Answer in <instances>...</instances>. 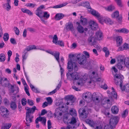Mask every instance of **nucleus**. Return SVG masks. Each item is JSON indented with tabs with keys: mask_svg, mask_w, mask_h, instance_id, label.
<instances>
[{
	"mask_svg": "<svg viewBox=\"0 0 129 129\" xmlns=\"http://www.w3.org/2000/svg\"><path fill=\"white\" fill-rule=\"evenodd\" d=\"M86 122L87 123L89 124L91 127H94V125L92 123L90 120L87 119L86 120Z\"/></svg>",
	"mask_w": 129,
	"mask_h": 129,
	"instance_id": "a18cd8bd",
	"label": "nucleus"
},
{
	"mask_svg": "<svg viewBox=\"0 0 129 129\" xmlns=\"http://www.w3.org/2000/svg\"><path fill=\"white\" fill-rule=\"evenodd\" d=\"M112 89L113 91L111 92V94L112 97H117V95L116 93L114 91V89L113 87H112Z\"/></svg>",
	"mask_w": 129,
	"mask_h": 129,
	"instance_id": "8fccbe9b",
	"label": "nucleus"
},
{
	"mask_svg": "<svg viewBox=\"0 0 129 129\" xmlns=\"http://www.w3.org/2000/svg\"><path fill=\"white\" fill-rule=\"evenodd\" d=\"M14 29L15 32V34L17 35L19 34V31L18 28L16 27H14Z\"/></svg>",
	"mask_w": 129,
	"mask_h": 129,
	"instance_id": "4d7b16f0",
	"label": "nucleus"
},
{
	"mask_svg": "<svg viewBox=\"0 0 129 129\" xmlns=\"http://www.w3.org/2000/svg\"><path fill=\"white\" fill-rule=\"evenodd\" d=\"M74 56L76 57V62L77 60L78 63L80 65H82L87 68L90 66V64L88 63L87 61V59L86 56L83 54H81L80 53L77 54H74Z\"/></svg>",
	"mask_w": 129,
	"mask_h": 129,
	"instance_id": "20e7f679",
	"label": "nucleus"
},
{
	"mask_svg": "<svg viewBox=\"0 0 129 129\" xmlns=\"http://www.w3.org/2000/svg\"><path fill=\"white\" fill-rule=\"evenodd\" d=\"M64 15L63 14L58 13L56 14L55 16V19L57 20H59L63 17Z\"/></svg>",
	"mask_w": 129,
	"mask_h": 129,
	"instance_id": "bb28decb",
	"label": "nucleus"
},
{
	"mask_svg": "<svg viewBox=\"0 0 129 129\" xmlns=\"http://www.w3.org/2000/svg\"><path fill=\"white\" fill-rule=\"evenodd\" d=\"M67 78L70 80H77L79 78V75L78 73L75 72L72 74L69 73L67 74Z\"/></svg>",
	"mask_w": 129,
	"mask_h": 129,
	"instance_id": "1a4fd4ad",
	"label": "nucleus"
},
{
	"mask_svg": "<svg viewBox=\"0 0 129 129\" xmlns=\"http://www.w3.org/2000/svg\"><path fill=\"white\" fill-rule=\"evenodd\" d=\"M58 63L59 67L60 68V72H61V79H64V76L63 75V73L64 72V70L61 67V63L60 62L59 60V61L57 62Z\"/></svg>",
	"mask_w": 129,
	"mask_h": 129,
	"instance_id": "473e14b6",
	"label": "nucleus"
},
{
	"mask_svg": "<svg viewBox=\"0 0 129 129\" xmlns=\"http://www.w3.org/2000/svg\"><path fill=\"white\" fill-rule=\"evenodd\" d=\"M10 107L12 110H15L17 107L15 102H11L10 104Z\"/></svg>",
	"mask_w": 129,
	"mask_h": 129,
	"instance_id": "e433bc0d",
	"label": "nucleus"
},
{
	"mask_svg": "<svg viewBox=\"0 0 129 129\" xmlns=\"http://www.w3.org/2000/svg\"><path fill=\"white\" fill-rule=\"evenodd\" d=\"M62 82L60 81L59 83L58 84L57 86H56V88L52 91L48 93V95H50L54 94L58 90L61 86Z\"/></svg>",
	"mask_w": 129,
	"mask_h": 129,
	"instance_id": "412c9836",
	"label": "nucleus"
},
{
	"mask_svg": "<svg viewBox=\"0 0 129 129\" xmlns=\"http://www.w3.org/2000/svg\"><path fill=\"white\" fill-rule=\"evenodd\" d=\"M50 15V14L48 13V12H44L42 16V18L44 17L47 19L49 17Z\"/></svg>",
	"mask_w": 129,
	"mask_h": 129,
	"instance_id": "ea45409f",
	"label": "nucleus"
},
{
	"mask_svg": "<svg viewBox=\"0 0 129 129\" xmlns=\"http://www.w3.org/2000/svg\"><path fill=\"white\" fill-rule=\"evenodd\" d=\"M128 114V110L126 109L124 110L123 113L122 114V117H125Z\"/></svg>",
	"mask_w": 129,
	"mask_h": 129,
	"instance_id": "49530a36",
	"label": "nucleus"
},
{
	"mask_svg": "<svg viewBox=\"0 0 129 129\" xmlns=\"http://www.w3.org/2000/svg\"><path fill=\"white\" fill-rule=\"evenodd\" d=\"M129 48V45L128 44L125 43L123 46V48L120 47L118 49V50L122 51L124 50H127Z\"/></svg>",
	"mask_w": 129,
	"mask_h": 129,
	"instance_id": "c85d7f7f",
	"label": "nucleus"
},
{
	"mask_svg": "<svg viewBox=\"0 0 129 129\" xmlns=\"http://www.w3.org/2000/svg\"><path fill=\"white\" fill-rule=\"evenodd\" d=\"M70 116V115L69 114L68 116H65L66 121L67 124H68L66 129H76L77 128L75 125H77L76 123L77 121L74 117H72L71 118Z\"/></svg>",
	"mask_w": 129,
	"mask_h": 129,
	"instance_id": "39448f33",
	"label": "nucleus"
},
{
	"mask_svg": "<svg viewBox=\"0 0 129 129\" xmlns=\"http://www.w3.org/2000/svg\"><path fill=\"white\" fill-rule=\"evenodd\" d=\"M122 91H124L126 92H129V84L124 85L123 87L122 85L120 87Z\"/></svg>",
	"mask_w": 129,
	"mask_h": 129,
	"instance_id": "b1692460",
	"label": "nucleus"
},
{
	"mask_svg": "<svg viewBox=\"0 0 129 129\" xmlns=\"http://www.w3.org/2000/svg\"><path fill=\"white\" fill-rule=\"evenodd\" d=\"M26 5L27 7L34 8L36 6V4H35L28 3Z\"/></svg>",
	"mask_w": 129,
	"mask_h": 129,
	"instance_id": "680f3d73",
	"label": "nucleus"
},
{
	"mask_svg": "<svg viewBox=\"0 0 129 129\" xmlns=\"http://www.w3.org/2000/svg\"><path fill=\"white\" fill-rule=\"evenodd\" d=\"M120 31H121V33H123L125 34H127L129 32V30L124 28L121 29Z\"/></svg>",
	"mask_w": 129,
	"mask_h": 129,
	"instance_id": "3c124183",
	"label": "nucleus"
},
{
	"mask_svg": "<svg viewBox=\"0 0 129 129\" xmlns=\"http://www.w3.org/2000/svg\"><path fill=\"white\" fill-rule=\"evenodd\" d=\"M87 75H86V74L83 77V78L82 79L80 78L79 80V81L77 82V84L78 85H79L82 84H83V82L82 79L84 81L87 80Z\"/></svg>",
	"mask_w": 129,
	"mask_h": 129,
	"instance_id": "c756f323",
	"label": "nucleus"
},
{
	"mask_svg": "<svg viewBox=\"0 0 129 129\" xmlns=\"http://www.w3.org/2000/svg\"><path fill=\"white\" fill-rule=\"evenodd\" d=\"M63 103L62 100L56 101V105L57 106H59L58 108H56L55 110L54 113L55 117H56L58 120H60L62 118V113H63L64 111L61 110V108H63L64 106L63 105Z\"/></svg>",
	"mask_w": 129,
	"mask_h": 129,
	"instance_id": "f03ea898",
	"label": "nucleus"
},
{
	"mask_svg": "<svg viewBox=\"0 0 129 129\" xmlns=\"http://www.w3.org/2000/svg\"><path fill=\"white\" fill-rule=\"evenodd\" d=\"M97 40L95 37H90L88 39V42L90 45H93L96 43Z\"/></svg>",
	"mask_w": 129,
	"mask_h": 129,
	"instance_id": "aec40b11",
	"label": "nucleus"
},
{
	"mask_svg": "<svg viewBox=\"0 0 129 129\" xmlns=\"http://www.w3.org/2000/svg\"><path fill=\"white\" fill-rule=\"evenodd\" d=\"M46 51L54 56L57 62L59 61V52L56 51L52 52L47 50Z\"/></svg>",
	"mask_w": 129,
	"mask_h": 129,
	"instance_id": "2eb2a0df",
	"label": "nucleus"
},
{
	"mask_svg": "<svg viewBox=\"0 0 129 129\" xmlns=\"http://www.w3.org/2000/svg\"><path fill=\"white\" fill-rule=\"evenodd\" d=\"M119 16V12L118 11H115L111 15L112 18H116L118 20V22L122 20V17Z\"/></svg>",
	"mask_w": 129,
	"mask_h": 129,
	"instance_id": "dca6fc26",
	"label": "nucleus"
},
{
	"mask_svg": "<svg viewBox=\"0 0 129 129\" xmlns=\"http://www.w3.org/2000/svg\"><path fill=\"white\" fill-rule=\"evenodd\" d=\"M118 60L119 62L117 64V68L120 70H122L125 64L123 57L120 56Z\"/></svg>",
	"mask_w": 129,
	"mask_h": 129,
	"instance_id": "9d476101",
	"label": "nucleus"
},
{
	"mask_svg": "<svg viewBox=\"0 0 129 129\" xmlns=\"http://www.w3.org/2000/svg\"><path fill=\"white\" fill-rule=\"evenodd\" d=\"M68 109H67L65 111V116H68V114L70 115L69 117H71L70 115L72 116H77V112L73 108L72 109L69 110V113L68 112Z\"/></svg>",
	"mask_w": 129,
	"mask_h": 129,
	"instance_id": "4468645a",
	"label": "nucleus"
},
{
	"mask_svg": "<svg viewBox=\"0 0 129 129\" xmlns=\"http://www.w3.org/2000/svg\"><path fill=\"white\" fill-rule=\"evenodd\" d=\"M58 63L59 67L60 68V72H61V79H64V76L63 75V73L64 72V70L61 67V63L60 62L59 60V61L57 62Z\"/></svg>",
	"mask_w": 129,
	"mask_h": 129,
	"instance_id": "2f4dec72",
	"label": "nucleus"
},
{
	"mask_svg": "<svg viewBox=\"0 0 129 129\" xmlns=\"http://www.w3.org/2000/svg\"><path fill=\"white\" fill-rule=\"evenodd\" d=\"M93 46L95 48H96L98 50H101V46L99 44L95 43Z\"/></svg>",
	"mask_w": 129,
	"mask_h": 129,
	"instance_id": "864d4df0",
	"label": "nucleus"
},
{
	"mask_svg": "<svg viewBox=\"0 0 129 129\" xmlns=\"http://www.w3.org/2000/svg\"><path fill=\"white\" fill-rule=\"evenodd\" d=\"M88 11L92 15L97 18L99 15L100 14L98 12H96L95 10L92 9L91 8L89 10H88Z\"/></svg>",
	"mask_w": 129,
	"mask_h": 129,
	"instance_id": "a878e982",
	"label": "nucleus"
},
{
	"mask_svg": "<svg viewBox=\"0 0 129 129\" xmlns=\"http://www.w3.org/2000/svg\"><path fill=\"white\" fill-rule=\"evenodd\" d=\"M112 112L114 114H117L119 111V109L118 107L115 106H113L111 108Z\"/></svg>",
	"mask_w": 129,
	"mask_h": 129,
	"instance_id": "cd10ccee",
	"label": "nucleus"
},
{
	"mask_svg": "<svg viewBox=\"0 0 129 129\" xmlns=\"http://www.w3.org/2000/svg\"><path fill=\"white\" fill-rule=\"evenodd\" d=\"M103 34L100 30L97 31L95 33V37L97 40H100L103 38Z\"/></svg>",
	"mask_w": 129,
	"mask_h": 129,
	"instance_id": "a211bd4d",
	"label": "nucleus"
},
{
	"mask_svg": "<svg viewBox=\"0 0 129 129\" xmlns=\"http://www.w3.org/2000/svg\"><path fill=\"white\" fill-rule=\"evenodd\" d=\"M46 100L48 102V103L49 104H51L52 102V100L51 97H47L46 98Z\"/></svg>",
	"mask_w": 129,
	"mask_h": 129,
	"instance_id": "bf43d9fd",
	"label": "nucleus"
},
{
	"mask_svg": "<svg viewBox=\"0 0 129 129\" xmlns=\"http://www.w3.org/2000/svg\"><path fill=\"white\" fill-rule=\"evenodd\" d=\"M91 93L89 92H87L84 93L82 95V97H91Z\"/></svg>",
	"mask_w": 129,
	"mask_h": 129,
	"instance_id": "a19ab883",
	"label": "nucleus"
},
{
	"mask_svg": "<svg viewBox=\"0 0 129 129\" xmlns=\"http://www.w3.org/2000/svg\"><path fill=\"white\" fill-rule=\"evenodd\" d=\"M80 22L83 25H86L87 24V19L83 17L82 16L80 17Z\"/></svg>",
	"mask_w": 129,
	"mask_h": 129,
	"instance_id": "393cba45",
	"label": "nucleus"
},
{
	"mask_svg": "<svg viewBox=\"0 0 129 129\" xmlns=\"http://www.w3.org/2000/svg\"><path fill=\"white\" fill-rule=\"evenodd\" d=\"M76 23L78 25L77 29L78 31L80 33H83L84 32L83 27L80 24L79 22H77Z\"/></svg>",
	"mask_w": 129,
	"mask_h": 129,
	"instance_id": "5701e85b",
	"label": "nucleus"
},
{
	"mask_svg": "<svg viewBox=\"0 0 129 129\" xmlns=\"http://www.w3.org/2000/svg\"><path fill=\"white\" fill-rule=\"evenodd\" d=\"M98 19L99 22L101 23H103V22H105L107 24H109L111 25L113 24V23L111 20L109 18L107 17H103V16H100V14L99 16L97 17Z\"/></svg>",
	"mask_w": 129,
	"mask_h": 129,
	"instance_id": "6e6552de",
	"label": "nucleus"
},
{
	"mask_svg": "<svg viewBox=\"0 0 129 129\" xmlns=\"http://www.w3.org/2000/svg\"><path fill=\"white\" fill-rule=\"evenodd\" d=\"M9 35L8 33H6L4 34L3 38L5 41H7L9 39Z\"/></svg>",
	"mask_w": 129,
	"mask_h": 129,
	"instance_id": "37998d69",
	"label": "nucleus"
},
{
	"mask_svg": "<svg viewBox=\"0 0 129 129\" xmlns=\"http://www.w3.org/2000/svg\"><path fill=\"white\" fill-rule=\"evenodd\" d=\"M55 44L59 45L61 46H64L63 42L62 41L60 40H59L57 42V43Z\"/></svg>",
	"mask_w": 129,
	"mask_h": 129,
	"instance_id": "5fc2aeb1",
	"label": "nucleus"
},
{
	"mask_svg": "<svg viewBox=\"0 0 129 129\" xmlns=\"http://www.w3.org/2000/svg\"><path fill=\"white\" fill-rule=\"evenodd\" d=\"M11 123H8L5 124L2 126V129H9L11 126Z\"/></svg>",
	"mask_w": 129,
	"mask_h": 129,
	"instance_id": "c9c22d12",
	"label": "nucleus"
},
{
	"mask_svg": "<svg viewBox=\"0 0 129 129\" xmlns=\"http://www.w3.org/2000/svg\"><path fill=\"white\" fill-rule=\"evenodd\" d=\"M10 4L9 3H7L3 4V8L8 11H9L11 8V7Z\"/></svg>",
	"mask_w": 129,
	"mask_h": 129,
	"instance_id": "7c9ffc66",
	"label": "nucleus"
},
{
	"mask_svg": "<svg viewBox=\"0 0 129 129\" xmlns=\"http://www.w3.org/2000/svg\"><path fill=\"white\" fill-rule=\"evenodd\" d=\"M27 30L31 32L34 33L36 32V29L33 28L28 27L27 29Z\"/></svg>",
	"mask_w": 129,
	"mask_h": 129,
	"instance_id": "6e6d98bb",
	"label": "nucleus"
},
{
	"mask_svg": "<svg viewBox=\"0 0 129 129\" xmlns=\"http://www.w3.org/2000/svg\"><path fill=\"white\" fill-rule=\"evenodd\" d=\"M27 53H26L24 51L23 52V54L22 56V60L23 62L27 58V56H26V54Z\"/></svg>",
	"mask_w": 129,
	"mask_h": 129,
	"instance_id": "052dcab7",
	"label": "nucleus"
},
{
	"mask_svg": "<svg viewBox=\"0 0 129 129\" xmlns=\"http://www.w3.org/2000/svg\"><path fill=\"white\" fill-rule=\"evenodd\" d=\"M44 12L42 10L37 9L36 11V14L38 16L41 18V21L43 23L45 24H46L47 23V21H45L42 18V16Z\"/></svg>",
	"mask_w": 129,
	"mask_h": 129,
	"instance_id": "ddd939ff",
	"label": "nucleus"
},
{
	"mask_svg": "<svg viewBox=\"0 0 129 129\" xmlns=\"http://www.w3.org/2000/svg\"><path fill=\"white\" fill-rule=\"evenodd\" d=\"M85 113V109H83L82 111V112L80 114L81 116H83V118H86L87 116V114Z\"/></svg>",
	"mask_w": 129,
	"mask_h": 129,
	"instance_id": "79ce46f5",
	"label": "nucleus"
},
{
	"mask_svg": "<svg viewBox=\"0 0 129 129\" xmlns=\"http://www.w3.org/2000/svg\"><path fill=\"white\" fill-rule=\"evenodd\" d=\"M103 51L105 53V56L108 57L109 55V52L107 48L104 47L103 49Z\"/></svg>",
	"mask_w": 129,
	"mask_h": 129,
	"instance_id": "72a5a7b5",
	"label": "nucleus"
},
{
	"mask_svg": "<svg viewBox=\"0 0 129 129\" xmlns=\"http://www.w3.org/2000/svg\"><path fill=\"white\" fill-rule=\"evenodd\" d=\"M27 108L26 113V124L27 126H29V123L33 122L32 119L34 118L33 116L31 115V114L35 112L36 109V107L35 106H34L32 108L27 107Z\"/></svg>",
	"mask_w": 129,
	"mask_h": 129,
	"instance_id": "7ed1b4c3",
	"label": "nucleus"
},
{
	"mask_svg": "<svg viewBox=\"0 0 129 129\" xmlns=\"http://www.w3.org/2000/svg\"><path fill=\"white\" fill-rule=\"evenodd\" d=\"M0 86L7 87L9 90L10 93L13 95H16L19 92V88L15 85H12L9 82L7 79L3 77L2 80L0 84Z\"/></svg>",
	"mask_w": 129,
	"mask_h": 129,
	"instance_id": "f257e3e1",
	"label": "nucleus"
},
{
	"mask_svg": "<svg viewBox=\"0 0 129 129\" xmlns=\"http://www.w3.org/2000/svg\"><path fill=\"white\" fill-rule=\"evenodd\" d=\"M3 102L4 104L6 105H8L9 104V101L6 98H5L4 99Z\"/></svg>",
	"mask_w": 129,
	"mask_h": 129,
	"instance_id": "774afa93",
	"label": "nucleus"
},
{
	"mask_svg": "<svg viewBox=\"0 0 129 129\" xmlns=\"http://www.w3.org/2000/svg\"><path fill=\"white\" fill-rule=\"evenodd\" d=\"M119 120V118L117 116H112L109 120V124L114 126L117 124Z\"/></svg>",
	"mask_w": 129,
	"mask_h": 129,
	"instance_id": "9b49d317",
	"label": "nucleus"
},
{
	"mask_svg": "<svg viewBox=\"0 0 129 129\" xmlns=\"http://www.w3.org/2000/svg\"><path fill=\"white\" fill-rule=\"evenodd\" d=\"M5 60V55L4 54H0V61L4 62Z\"/></svg>",
	"mask_w": 129,
	"mask_h": 129,
	"instance_id": "58836bf2",
	"label": "nucleus"
},
{
	"mask_svg": "<svg viewBox=\"0 0 129 129\" xmlns=\"http://www.w3.org/2000/svg\"><path fill=\"white\" fill-rule=\"evenodd\" d=\"M26 101L25 98H23L22 99L21 103L23 106H25L26 104Z\"/></svg>",
	"mask_w": 129,
	"mask_h": 129,
	"instance_id": "69168bd1",
	"label": "nucleus"
},
{
	"mask_svg": "<svg viewBox=\"0 0 129 129\" xmlns=\"http://www.w3.org/2000/svg\"><path fill=\"white\" fill-rule=\"evenodd\" d=\"M102 94L99 92H94L91 95V97H101Z\"/></svg>",
	"mask_w": 129,
	"mask_h": 129,
	"instance_id": "c03bdc74",
	"label": "nucleus"
},
{
	"mask_svg": "<svg viewBox=\"0 0 129 129\" xmlns=\"http://www.w3.org/2000/svg\"><path fill=\"white\" fill-rule=\"evenodd\" d=\"M64 6V4H62L54 6L53 7V8L54 9L59 8L63 7Z\"/></svg>",
	"mask_w": 129,
	"mask_h": 129,
	"instance_id": "de8ad7c7",
	"label": "nucleus"
},
{
	"mask_svg": "<svg viewBox=\"0 0 129 129\" xmlns=\"http://www.w3.org/2000/svg\"><path fill=\"white\" fill-rule=\"evenodd\" d=\"M114 78L115 84L121 87L123 79V76L120 74H116L114 76Z\"/></svg>",
	"mask_w": 129,
	"mask_h": 129,
	"instance_id": "0eeeda50",
	"label": "nucleus"
},
{
	"mask_svg": "<svg viewBox=\"0 0 129 129\" xmlns=\"http://www.w3.org/2000/svg\"><path fill=\"white\" fill-rule=\"evenodd\" d=\"M47 125L48 129H50L51 128V123L50 120L47 121Z\"/></svg>",
	"mask_w": 129,
	"mask_h": 129,
	"instance_id": "0e129e2a",
	"label": "nucleus"
},
{
	"mask_svg": "<svg viewBox=\"0 0 129 129\" xmlns=\"http://www.w3.org/2000/svg\"><path fill=\"white\" fill-rule=\"evenodd\" d=\"M69 56L70 58V60L68 61V68L69 70V71H71L72 70L74 66V64L76 62V57L74 56V54H70Z\"/></svg>",
	"mask_w": 129,
	"mask_h": 129,
	"instance_id": "423d86ee",
	"label": "nucleus"
},
{
	"mask_svg": "<svg viewBox=\"0 0 129 129\" xmlns=\"http://www.w3.org/2000/svg\"><path fill=\"white\" fill-rule=\"evenodd\" d=\"M84 6L89 9V10L91 8L90 6L89 3L88 2H86L84 4Z\"/></svg>",
	"mask_w": 129,
	"mask_h": 129,
	"instance_id": "e2e57ef3",
	"label": "nucleus"
},
{
	"mask_svg": "<svg viewBox=\"0 0 129 129\" xmlns=\"http://www.w3.org/2000/svg\"><path fill=\"white\" fill-rule=\"evenodd\" d=\"M116 41L117 46H120L122 43V39L120 36H118L116 38Z\"/></svg>",
	"mask_w": 129,
	"mask_h": 129,
	"instance_id": "4be33fe9",
	"label": "nucleus"
},
{
	"mask_svg": "<svg viewBox=\"0 0 129 129\" xmlns=\"http://www.w3.org/2000/svg\"><path fill=\"white\" fill-rule=\"evenodd\" d=\"M115 8L114 6L110 5L108 7L107 10L109 11H112L114 10Z\"/></svg>",
	"mask_w": 129,
	"mask_h": 129,
	"instance_id": "13d9d810",
	"label": "nucleus"
},
{
	"mask_svg": "<svg viewBox=\"0 0 129 129\" xmlns=\"http://www.w3.org/2000/svg\"><path fill=\"white\" fill-rule=\"evenodd\" d=\"M104 129H113L112 125L110 124L106 125L104 127Z\"/></svg>",
	"mask_w": 129,
	"mask_h": 129,
	"instance_id": "603ef678",
	"label": "nucleus"
},
{
	"mask_svg": "<svg viewBox=\"0 0 129 129\" xmlns=\"http://www.w3.org/2000/svg\"><path fill=\"white\" fill-rule=\"evenodd\" d=\"M41 117L40 116L38 117L35 120L36 123L37 124L38 123V121H41Z\"/></svg>",
	"mask_w": 129,
	"mask_h": 129,
	"instance_id": "338daca9",
	"label": "nucleus"
},
{
	"mask_svg": "<svg viewBox=\"0 0 129 129\" xmlns=\"http://www.w3.org/2000/svg\"><path fill=\"white\" fill-rule=\"evenodd\" d=\"M89 25L90 28L94 30H96L98 27L97 24L93 21H90L89 23Z\"/></svg>",
	"mask_w": 129,
	"mask_h": 129,
	"instance_id": "f3484780",
	"label": "nucleus"
},
{
	"mask_svg": "<svg viewBox=\"0 0 129 129\" xmlns=\"http://www.w3.org/2000/svg\"><path fill=\"white\" fill-rule=\"evenodd\" d=\"M74 64L73 67V68L72 70H74L75 72H76L78 70V67L77 66V65L76 63V62Z\"/></svg>",
	"mask_w": 129,
	"mask_h": 129,
	"instance_id": "09e8293b",
	"label": "nucleus"
},
{
	"mask_svg": "<svg viewBox=\"0 0 129 129\" xmlns=\"http://www.w3.org/2000/svg\"><path fill=\"white\" fill-rule=\"evenodd\" d=\"M0 113L1 115L4 117H6L9 114L8 110L4 106H2L0 107Z\"/></svg>",
	"mask_w": 129,
	"mask_h": 129,
	"instance_id": "f8f14e48",
	"label": "nucleus"
},
{
	"mask_svg": "<svg viewBox=\"0 0 129 129\" xmlns=\"http://www.w3.org/2000/svg\"><path fill=\"white\" fill-rule=\"evenodd\" d=\"M41 121H40L41 122V123L43 124L44 126L46 125V118L44 117H41Z\"/></svg>",
	"mask_w": 129,
	"mask_h": 129,
	"instance_id": "4c0bfd02",
	"label": "nucleus"
},
{
	"mask_svg": "<svg viewBox=\"0 0 129 129\" xmlns=\"http://www.w3.org/2000/svg\"><path fill=\"white\" fill-rule=\"evenodd\" d=\"M49 38L50 39H52V42L56 44L57 43L58 40V38L56 35H55L53 36L52 35H51L49 36Z\"/></svg>",
	"mask_w": 129,
	"mask_h": 129,
	"instance_id": "6ab92c4d",
	"label": "nucleus"
},
{
	"mask_svg": "<svg viewBox=\"0 0 129 129\" xmlns=\"http://www.w3.org/2000/svg\"><path fill=\"white\" fill-rule=\"evenodd\" d=\"M66 27L67 30H72L73 28V25L71 23H69L67 25Z\"/></svg>",
	"mask_w": 129,
	"mask_h": 129,
	"instance_id": "f704fd0d",
	"label": "nucleus"
}]
</instances>
